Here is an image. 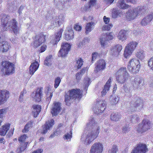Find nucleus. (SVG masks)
<instances>
[{
	"label": "nucleus",
	"mask_w": 153,
	"mask_h": 153,
	"mask_svg": "<svg viewBox=\"0 0 153 153\" xmlns=\"http://www.w3.org/2000/svg\"><path fill=\"white\" fill-rule=\"evenodd\" d=\"M100 128L94 119L91 117L81 136V140L85 144H90L98 137Z\"/></svg>",
	"instance_id": "f257e3e1"
},
{
	"label": "nucleus",
	"mask_w": 153,
	"mask_h": 153,
	"mask_svg": "<svg viewBox=\"0 0 153 153\" xmlns=\"http://www.w3.org/2000/svg\"><path fill=\"white\" fill-rule=\"evenodd\" d=\"M0 17L3 30L13 31L16 35L19 33L20 29L17 25V23L16 20L14 19H10V16L4 13H1Z\"/></svg>",
	"instance_id": "f03ea898"
},
{
	"label": "nucleus",
	"mask_w": 153,
	"mask_h": 153,
	"mask_svg": "<svg viewBox=\"0 0 153 153\" xmlns=\"http://www.w3.org/2000/svg\"><path fill=\"white\" fill-rule=\"evenodd\" d=\"M82 95V91L79 89H72L65 93V102L66 105L69 106L72 100L76 98H80Z\"/></svg>",
	"instance_id": "7ed1b4c3"
},
{
	"label": "nucleus",
	"mask_w": 153,
	"mask_h": 153,
	"mask_svg": "<svg viewBox=\"0 0 153 153\" xmlns=\"http://www.w3.org/2000/svg\"><path fill=\"white\" fill-rule=\"evenodd\" d=\"M129 74L126 67L120 68L115 74L116 79L118 83L123 84L128 79Z\"/></svg>",
	"instance_id": "20e7f679"
},
{
	"label": "nucleus",
	"mask_w": 153,
	"mask_h": 153,
	"mask_svg": "<svg viewBox=\"0 0 153 153\" xmlns=\"http://www.w3.org/2000/svg\"><path fill=\"white\" fill-rule=\"evenodd\" d=\"M140 66L139 60L136 58H133L129 62L127 65V68L130 73L135 74L139 71Z\"/></svg>",
	"instance_id": "39448f33"
},
{
	"label": "nucleus",
	"mask_w": 153,
	"mask_h": 153,
	"mask_svg": "<svg viewBox=\"0 0 153 153\" xmlns=\"http://www.w3.org/2000/svg\"><path fill=\"white\" fill-rule=\"evenodd\" d=\"M131 112L139 111L141 110L143 106V101L138 97L134 98L133 101L131 104Z\"/></svg>",
	"instance_id": "423d86ee"
},
{
	"label": "nucleus",
	"mask_w": 153,
	"mask_h": 153,
	"mask_svg": "<svg viewBox=\"0 0 153 153\" xmlns=\"http://www.w3.org/2000/svg\"><path fill=\"white\" fill-rule=\"evenodd\" d=\"M138 45L137 42L131 41L129 42L126 46L124 49V56L127 58L131 56L135 50Z\"/></svg>",
	"instance_id": "0eeeda50"
},
{
	"label": "nucleus",
	"mask_w": 153,
	"mask_h": 153,
	"mask_svg": "<svg viewBox=\"0 0 153 153\" xmlns=\"http://www.w3.org/2000/svg\"><path fill=\"white\" fill-rule=\"evenodd\" d=\"M3 68L2 71L6 75L13 74L15 72V68L14 65L8 61H3L2 62Z\"/></svg>",
	"instance_id": "6e6552de"
},
{
	"label": "nucleus",
	"mask_w": 153,
	"mask_h": 153,
	"mask_svg": "<svg viewBox=\"0 0 153 153\" xmlns=\"http://www.w3.org/2000/svg\"><path fill=\"white\" fill-rule=\"evenodd\" d=\"M151 125V123L148 120L144 119L141 124L138 125L137 128V131L138 132L142 133L149 129Z\"/></svg>",
	"instance_id": "1a4fd4ad"
},
{
	"label": "nucleus",
	"mask_w": 153,
	"mask_h": 153,
	"mask_svg": "<svg viewBox=\"0 0 153 153\" xmlns=\"http://www.w3.org/2000/svg\"><path fill=\"white\" fill-rule=\"evenodd\" d=\"M106 102L105 100H102L98 101L93 110L95 114H99L102 113L106 108Z\"/></svg>",
	"instance_id": "9d476101"
},
{
	"label": "nucleus",
	"mask_w": 153,
	"mask_h": 153,
	"mask_svg": "<svg viewBox=\"0 0 153 153\" xmlns=\"http://www.w3.org/2000/svg\"><path fill=\"white\" fill-rule=\"evenodd\" d=\"M71 47L70 44L67 43H63L58 53L59 56L64 57L66 56L70 50Z\"/></svg>",
	"instance_id": "9b49d317"
},
{
	"label": "nucleus",
	"mask_w": 153,
	"mask_h": 153,
	"mask_svg": "<svg viewBox=\"0 0 153 153\" xmlns=\"http://www.w3.org/2000/svg\"><path fill=\"white\" fill-rule=\"evenodd\" d=\"M0 32V53H4L8 51L11 48L10 44L7 41L4 40L2 36H1Z\"/></svg>",
	"instance_id": "f8f14e48"
},
{
	"label": "nucleus",
	"mask_w": 153,
	"mask_h": 153,
	"mask_svg": "<svg viewBox=\"0 0 153 153\" xmlns=\"http://www.w3.org/2000/svg\"><path fill=\"white\" fill-rule=\"evenodd\" d=\"M131 80H132V84L134 88H140L144 84V79L142 77H132Z\"/></svg>",
	"instance_id": "ddd939ff"
},
{
	"label": "nucleus",
	"mask_w": 153,
	"mask_h": 153,
	"mask_svg": "<svg viewBox=\"0 0 153 153\" xmlns=\"http://www.w3.org/2000/svg\"><path fill=\"white\" fill-rule=\"evenodd\" d=\"M123 48L122 45L120 44H117L112 46L110 50V54L114 57H117L119 55Z\"/></svg>",
	"instance_id": "4468645a"
},
{
	"label": "nucleus",
	"mask_w": 153,
	"mask_h": 153,
	"mask_svg": "<svg viewBox=\"0 0 153 153\" xmlns=\"http://www.w3.org/2000/svg\"><path fill=\"white\" fill-rule=\"evenodd\" d=\"M103 149V145L101 143L99 142L96 143L92 146L90 153H101Z\"/></svg>",
	"instance_id": "2eb2a0df"
},
{
	"label": "nucleus",
	"mask_w": 153,
	"mask_h": 153,
	"mask_svg": "<svg viewBox=\"0 0 153 153\" xmlns=\"http://www.w3.org/2000/svg\"><path fill=\"white\" fill-rule=\"evenodd\" d=\"M148 149L146 144L143 143L138 144L131 153H146Z\"/></svg>",
	"instance_id": "dca6fc26"
},
{
	"label": "nucleus",
	"mask_w": 153,
	"mask_h": 153,
	"mask_svg": "<svg viewBox=\"0 0 153 153\" xmlns=\"http://www.w3.org/2000/svg\"><path fill=\"white\" fill-rule=\"evenodd\" d=\"M106 63L103 59H100L95 64L94 69L95 73H97L104 70L106 67Z\"/></svg>",
	"instance_id": "f3484780"
},
{
	"label": "nucleus",
	"mask_w": 153,
	"mask_h": 153,
	"mask_svg": "<svg viewBox=\"0 0 153 153\" xmlns=\"http://www.w3.org/2000/svg\"><path fill=\"white\" fill-rule=\"evenodd\" d=\"M54 124V121L53 119H51L47 121L44 125L42 133L43 134L46 133L52 128Z\"/></svg>",
	"instance_id": "a211bd4d"
},
{
	"label": "nucleus",
	"mask_w": 153,
	"mask_h": 153,
	"mask_svg": "<svg viewBox=\"0 0 153 153\" xmlns=\"http://www.w3.org/2000/svg\"><path fill=\"white\" fill-rule=\"evenodd\" d=\"M9 92L7 91H0V105L5 103L9 97Z\"/></svg>",
	"instance_id": "6ab92c4d"
},
{
	"label": "nucleus",
	"mask_w": 153,
	"mask_h": 153,
	"mask_svg": "<svg viewBox=\"0 0 153 153\" xmlns=\"http://www.w3.org/2000/svg\"><path fill=\"white\" fill-rule=\"evenodd\" d=\"M61 109L60 103L59 102L54 103V105L52 107L51 113L53 116L57 115L60 112Z\"/></svg>",
	"instance_id": "aec40b11"
},
{
	"label": "nucleus",
	"mask_w": 153,
	"mask_h": 153,
	"mask_svg": "<svg viewBox=\"0 0 153 153\" xmlns=\"http://www.w3.org/2000/svg\"><path fill=\"white\" fill-rule=\"evenodd\" d=\"M42 96V91L41 88L37 89L35 93H33L32 94L33 100L36 102L40 101Z\"/></svg>",
	"instance_id": "412c9836"
},
{
	"label": "nucleus",
	"mask_w": 153,
	"mask_h": 153,
	"mask_svg": "<svg viewBox=\"0 0 153 153\" xmlns=\"http://www.w3.org/2000/svg\"><path fill=\"white\" fill-rule=\"evenodd\" d=\"M134 10L137 16L144 15L146 10V7L144 6H138L137 7L134 8Z\"/></svg>",
	"instance_id": "4be33fe9"
},
{
	"label": "nucleus",
	"mask_w": 153,
	"mask_h": 153,
	"mask_svg": "<svg viewBox=\"0 0 153 153\" xmlns=\"http://www.w3.org/2000/svg\"><path fill=\"white\" fill-rule=\"evenodd\" d=\"M126 18L128 21H130L134 19L137 16L133 9L129 10L126 13Z\"/></svg>",
	"instance_id": "5701e85b"
},
{
	"label": "nucleus",
	"mask_w": 153,
	"mask_h": 153,
	"mask_svg": "<svg viewBox=\"0 0 153 153\" xmlns=\"http://www.w3.org/2000/svg\"><path fill=\"white\" fill-rule=\"evenodd\" d=\"M63 30L62 29L60 30L55 35V37L54 39L51 41V42L53 45L56 44L60 40V38L61 37L62 33Z\"/></svg>",
	"instance_id": "b1692460"
},
{
	"label": "nucleus",
	"mask_w": 153,
	"mask_h": 153,
	"mask_svg": "<svg viewBox=\"0 0 153 153\" xmlns=\"http://www.w3.org/2000/svg\"><path fill=\"white\" fill-rule=\"evenodd\" d=\"M153 19V13L149 14L142 20L141 24L143 26H146Z\"/></svg>",
	"instance_id": "393cba45"
},
{
	"label": "nucleus",
	"mask_w": 153,
	"mask_h": 153,
	"mask_svg": "<svg viewBox=\"0 0 153 153\" xmlns=\"http://www.w3.org/2000/svg\"><path fill=\"white\" fill-rule=\"evenodd\" d=\"M113 79L111 77H110L107 82L105 85L104 86V89L101 92V95L102 96H105L106 93L109 89L111 86V82L112 81Z\"/></svg>",
	"instance_id": "a878e982"
},
{
	"label": "nucleus",
	"mask_w": 153,
	"mask_h": 153,
	"mask_svg": "<svg viewBox=\"0 0 153 153\" xmlns=\"http://www.w3.org/2000/svg\"><path fill=\"white\" fill-rule=\"evenodd\" d=\"M39 66L38 63L36 61L32 63L29 67V73L32 76L38 69Z\"/></svg>",
	"instance_id": "bb28decb"
},
{
	"label": "nucleus",
	"mask_w": 153,
	"mask_h": 153,
	"mask_svg": "<svg viewBox=\"0 0 153 153\" xmlns=\"http://www.w3.org/2000/svg\"><path fill=\"white\" fill-rule=\"evenodd\" d=\"M127 31L124 30H121L119 32L117 37L119 40L123 41L127 39Z\"/></svg>",
	"instance_id": "cd10ccee"
},
{
	"label": "nucleus",
	"mask_w": 153,
	"mask_h": 153,
	"mask_svg": "<svg viewBox=\"0 0 153 153\" xmlns=\"http://www.w3.org/2000/svg\"><path fill=\"white\" fill-rule=\"evenodd\" d=\"M32 113L34 117H36L40 112L41 110V106L38 105H33Z\"/></svg>",
	"instance_id": "c85d7f7f"
},
{
	"label": "nucleus",
	"mask_w": 153,
	"mask_h": 153,
	"mask_svg": "<svg viewBox=\"0 0 153 153\" xmlns=\"http://www.w3.org/2000/svg\"><path fill=\"white\" fill-rule=\"evenodd\" d=\"M65 2L61 0H54V4L55 7L59 10H62L64 8Z\"/></svg>",
	"instance_id": "c756f323"
},
{
	"label": "nucleus",
	"mask_w": 153,
	"mask_h": 153,
	"mask_svg": "<svg viewBox=\"0 0 153 153\" xmlns=\"http://www.w3.org/2000/svg\"><path fill=\"white\" fill-rule=\"evenodd\" d=\"M53 91L51 88L49 87H47L45 90V93L46 94V101L49 102L53 96Z\"/></svg>",
	"instance_id": "7c9ffc66"
},
{
	"label": "nucleus",
	"mask_w": 153,
	"mask_h": 153,
	"mask_svg": "<svg viewBox=\"0 0 153 153\" xmlns=\"http://www.w3.org/2000/svg\"><path fill=\"white\" fill-rule=\"evenodd\" d=\"M95 25V23L93 22L87 23L85 27V33L86 34H88L94 29Z\"/></svg>",
	"instance_id": "2f4dec72"
},
{
	"label": "nucleus",
	"mask_w": 153,
	"mask_h": 153,
	"mask_svg": "<svg viewBox=\"0 0 153 153\" xmlns=\"http://www.w3.org/2000/svg\"><path fill=\"white\" fill-rule=\"evenodd\" d=\"M140 118L139 117H137L136 114L131 115L129 118H127L126 121L128 123L131 122L133 123H135L139 121Z\"/></svg>",
	"instance_id": "473e14b6"
},
{
	"label": "nucleus",
	"mask_w": 153,
	"mask_h": 153,
	"mask_svg": "<svg viewBox=\"0 0 153 153\" xmlns=\"http://www.w3.org/2000/svg\"><path fill=\"white\" fill-rule=\"evenodd\" d=\"M110 42L106 39L105 37H103L102 36L100 39V43L102 47L105 48L109 46Z\"/></svg>",
	"instance_id": "72a5a7b5"
},
{
	"label": "nucleus",
	"mask_w": 153,
	"mask_h": 153,
	"mask_svg": "<svg viewBox=\"0 0 153 153\" xmlns=\"http://www.w3.org/2000/svg\"><path fill=\"white\" fill-rule=\"evenodd\" d=\"M65 39L67 40L72 39L74 38V33L72 30L70 29L65 33Z\"/></svg>",
	"instance_id": "f704fd0d"
},
{
	"label": "nucleus",
	"mask_w": 153,
	"mask_h": 153,
	"mask_svg": "<svg viewBox=\"0 0 153 153\" xmlns=\"http://www.w3.org/2000/svg\"><path fill=\"white\" fill-rule=\"evenodd\" d=\"M10 127L9 124H6L0 129V135L2 136L5 135L7 132L8 130Z\"/></svg>",
	"instance_id": "c9c22d12"
},
{
	"label": "nucleus",
	"mask_w": 153,
	"mask_h": 153,
	"mask_svg": "<svg viewBox=\"0 0 153 153\" xmlns=\"http://www.w3.org/2000/svg\"><path fill=\"white\" fill-rule=\"evenodd\" d=\"M123 89L125 92L126 96L130 97L131 96V90L130 88H128L127 85H124L123 87Z\"/></svg>",
	"instance_id": "e433bc0d"
},
{
	"label": "nucleus",
	"mask_w": 153,
	"mask_h": 153,
	"mask_svg": "<svg viewBox=\"0 0 153 153\" xmlns=\"http://www.w3.org/2000/svg\"><path fill=\"white\" fill-rule=\"evenodd\" d=\"M122 14V12L120 10L114 8L112 13V17L116 18L118 16H120Z\"/></svg>",
	"instance_id": "4c0bfd02"
},
{
	"label": "nucleus",
	"mask_w": 153,
	"mask_h": 153,
	"mask_svg": "<svg viewBox=\"0 0 153 153\" xmlns=\"http://www.w3.org/2000/svg\"><path fill=\"white\" fill-rule=\"evenodd\" d=\"M146 55V52L143 50H140L136 54V56L140 60H142L144 59Z\"/></svg>",
	"instance_id": "58836bf2"
},
{
	"label": "nucleus",
	"mask_w": 153,
	"mask_h": 153,
	"mask_svg": "<svg viewBox=\"0 0 153 153\" xmlns=\"http://www.w3.org/2000/svg\"><path fill=\"white\" fill-rule=\"evenodd\" d=\"M120 118L121 116L118 113H113L110 115V119L113 121H117Z\"/></svg>",
	"instance_id": "ea45409f"
},
{
	"label": "nucleus",
	"mask_w": 153,
	"mask_h": 153,
	"mask_svg": "<svg viewBox=\"0 0 153 153\" xmlns=\"http://www.w3.org/2000/svg\"><path fill=\"white\" fill-rule=\"evenodd\" d=\"M118 7L121 9H126L130 7V6L125 3L124 0H120L118 2Z\"/></svg>",
	"instance_id": "a19ab883"
},
{
	"label": "nucleus",
	"mask_w": 153,
	"mask_h": 153,
	"mask_svg": "<svg viewBox=\"0 0 153 153\" xmlns=\"http://www.w3.org/2000/svg\"><path fill=\"white\" fill-rule=\"evenodd\" d=\"M45 35L44 34L42 33H40L35 37L38 41L41 42L42 44L45 42Z\"/></svg>",
	"instance_id": "79ce46f5"
},
{
	"label": "nucleus",
	"mask_w": 153,
	"mask_h": 153,
	"mask_svg": "<svg viewBox=\"0 0 153 153\" xmlns=\"http://www.w3.org/2000/svg\"><path fill=\"white\" fill-rule=\"evenodd\" d=\"M33 123V122L31 121L28 122L25 126L24 128L22 130V132L23 133L27 132L29 130V128L32 127Z\"/></svg>",
	"instance_id": "37998d69"
},
{
	"label": "nucleus",
	"mask_w": 153,
	"mask_h": 153,
	"mask_svg": "<svg viewBox=\"0 0 153 153\" xmlns=\"http://www.w3.org/2000/svg\"><path fill=\"white\" fill-rule=\"evenodd\" d=\"M52 55H50L48 56L44 61L45 64L48 66L51 65L52 63Z\"/></svg>",
	"instance_id": "c03bdc74"
},
{
	"label": "nucleus",
	"mask_w": 153,
	"mask_h": 153,
	"mask_svg": "<svg viewBox=\"0 0 153 153\" xmlns=\"http://www.w3.org/2000/svg\"><path fill=\"white\" fill-rule=\"evenodd\" d=\"M57 21V23H55L56 25H60L64 21L65 18L63 14H60L58 17V18L56 19Z\"/></svg>",
	"instance_id": "a18cd8bd"
},
{
	"label": "nucleus",
	"mask_w": 153,
	"mask_h": 153,
	"mask_svg": "<svg viewBox=\"0 0 153 153\" xmlns=\"http://www.w3.org/2000/svg\"><path fill=\"white\" fill-rule=\"evenodd\" d=\"M110 103L112 105L116 104L119 100V98L117 96L111 95L110 97Z\"/></svg>",
	"instance_id": "49530a36"
},
{
	"label": "nucleus",
	"mask_w": 153,
	"mask_h": 153,
	"mask_svg": "<svg viewBox=\"0 0 153 153\" xmlns=\"http://www.w3.org/2000/svg\"><path fill=\"white\" fill-rule=\"evenodd\" d=\"M28 143H23L21 144V146L20 148L17 149L16 151L18 153H21L22 152L24 151L26 148V146Z\"/></svg>",
	"instance_id": "de8ad7c7"
},
{
	"label": "nucleus",
	"mask_w": 153,
	"mask_h": 153,
	"mask_svg": "<svg viewBox=\"0 0 153 153\" xmlns=\"http://www.w3.org/2000/svg\"><path fill=\"white\" fill-rule=\"evenodd\" d=\"M91 83L90 78L86 77H85L84 80V85H85V89L87 90V88Z\"/></svg>",
	"instance_id": "09e8293b"
},
{
	"label": "nucleus",
	"mask_w": 153,
	"mask_h": 153,
	"mask_svg": "<svg viewBox=\"0 0 153 153\" xmlns=\"http://www.w3.org/2000/svg\"><path fill=\"white\" fill-rule=\"evenodd\" d=\"M72 131L70 130V131L65 133L64 136L63 138L65 140H66L68 141H70L72 136Z\"/></svg>",
	"instance_id": "8fccbe9b"
},
{
	"label": "nucleus",
	"mask_w": 153,
	"mask_h": 153,
	"mask_svg": "<svg viewBox=\"0 0 153 153\" xmlns=\"http://www.w3.org/2000/svg\"><path fill=\"white\" fill-rule=\"evenodd\" d=\"M8 110L7 108L0 109V118H3L6 114Z\"/></svg>",
	"instance_id": "3c124183"
},
{
	"label": "nucleus",
	"mask_w": 153,
	"mask_h": 153,
	"mask_svg": "<svg viewBox=\"0 0 153 153\" xmlns=\"http://www.w3.org/2000/svg\"><path fill=\"white\" fill-rule=\"evenodd\" d=\"M102 36L103 37H105L106 39L108 40L109 41L110 40H111L113 38V36L111 33H107L102 35Z\"/></svg>",
	"instance_id": "603ef678"
},
{
	"label": "nucleus",
	"mask_w": 153,
	"mask_h": 153,
	"mask_svg": "<svg viewBox=\"0 0 153 153\" xmlns=\"http://www.w3.org/2000/svg\"><path fill=\"white\" fill-rule=\"evenodd\" d=\"M27 91L26 90L24 89L21 92L20 94L19 98V100L21 102H22L23 101V96L26 94Z\"/></svg>",
	"instance_id": "864d4df0"
},
{
	"label": "nucleus",
	"mask_w": 153,
	"mask_h": 153,
	"mask_svg": "<svg viewBox=\"0 0 153 153\" xmlns=\"http://www.w3.org/2000/svg\"><path fill=\"white\" fill-rule=\"evenodd\" d=\"M61 81L60 78L58 77L56 78L54 81V87L55 88H57L59 86V84Z\"/></svg>",
	"instance_id": "5fc2aeb1"
},
{
	"label": "nucleus",
	"mask_w": 153,
	"mask_h": 153,
	"mask_svg": "<svg viewBox=\"0 0 153 153\" xmlns=\"http://www.w3.org/2000/svg\"><path fill=\"white\" fill-rule=\"evenodd\" d=\"M112 24L110 23L108 25H104L102 27V29L104 30H109L113 27Z\"/></svg>",
	"instance_id": "6e6d98bb"
},
{
	"label": "nucleus",
	"mask_w": 153,
	"mask_h": 153,
	"mask_svg": "<svg viewBox=\"0 0 153 153\" xmlns=\"http://www.w3.org/2000/svg\"><path fill=\"white\" fill-rule=\"evenodd\" d=\"M42 44L35 38L34 42L31 44V45L34 48H37L39 46Z\"/></svg>",
	"instance_id": "4d7b16f0"
},
{
	"label": "nucleus",
	"mask_w": 153,
	"mask_h": 153,
	"mask_svg": "<svg viewBox=\"0 0 153 153\" xmlns=\"http://www.w3.org/2000/svg\"><path fill=\"white\" fill-rule=\"evenodd\" d=\"M148 65L150 69L153 70V56L148 61Z\"/></svg>",
	"instance_id": "13d9d810"
},
{
	"label": "nucleus",
	"mask_w": 153,
	"mask_h": 153,
	"mask_svg": "<svg viewBox=\"0 0 153 153\" xmlns=\"http://www.w3.org/2000/svg\"><path fill=\"white\" fill-rule=\"evenodd\" d=\"M99 56V54L97 52H94L92 54V59L91 61L93 63V61H94Z\"/></svg>",
	"instance_id": "bf43d9fd"
},
{
	"label": "nucleus",
	"mask_w": 153,
	"mask_h": 153,
	"mask_svg": "<svg viewBox=\"0 0 153 153\" xmlns=\"http://www.w3.org/2000/svg\"><path fill=\"white\" fill-rule=\"evenodd\" d=\"M117 150V146H113L111 149L108 151V153H116Z\"/></svg>",
	"instance_id": "052dcab7"
},
{
	"label": "nucleus",
	"mask_w": 153,
	"mask_h": 153,
	"mask_svg": "<svg viewBox=\"0 0 153 153\" xmlns=\"http://www.w3.org/2000/svg\"><path fill=\"white\" fill-rule=\"evenodd\" d=\"M83 61L81 58L79 59L77 61L76 63L77 65V67L79 69L83 65Z\"/></svg>",
	"instance_id": "680f3d73"
},
{
	"label": "nucleus",
	"mask_w": 153,
	"mask_h": 153,
	"mask_svg": "<svg viewBox=\"0 0 153 153\" xmlns=\"http://www.w3.org/2000/svg\"><path fill=\"white\" fill-rule=\"evenodd\" d=\"M127 126H125L122 128V133H124L128 132L130 129Z\"/></svg>",
	"instance_id": "e2e57ef3"
},
{
	"label": "nucleus",
	"mask_w": 153,
	"mask_h": 153,
	"mask_svg": "<svg viewBox=\"0 0 153 153\" xmlns=\"http://www.w3.org/2000/svg\"><path fill=\"white\" fill-rule=\"evenodd\" d=\"M27 138V136L26 134H24L19 138V140L20 142L23 143Z\"/></svg>",
	"instance_id": "0e129e2a"
},
{
	"label": "nucleus",
	"mask_w": 153,
	"mask_h": 153,
	"mask_svg": "<svg viewBox=\"0 0 153 153\" xmlns=\"http://www.w3.org/2000/svg\"><path fill=\"white\" fill-rule=\"evenodd\" d=\"M93 6L89 3L88 4L86 5L85 8V10L86 11H90L92 9Z\"/></svg>",
	"instance_id": "69168bd1"
},
{
	"label": "nucleus",
	"mask_w": 153,
	"mask_h": 153,
	"mask_svg": "<svg viewBox=\"0 0 153 153\" xmlns=\"http://www.w3.org/2000/svg\"><path fill=\"white\" fill-rule=\"evenodd\" d=\"M90 39L88 38H85L84 39L82 42L80 44V45H83L88 43L89 42Z\"/></svg>",
	"instance_id": "338daca9"
},
{
	"label": "nucleus",
	"mask_w": 153,
	"mask_h": 153,
	"mask_svg": "<svg viewBox=\"0 0 153 153\" xmlns=\"http://www.w3.org/2000/svg\"><path fill=\"white\" fill-rule=\"evenodd\" d=\"M103 20L104 23L106 24L108 23L110 21V18L108 17H107L105 16L103 17Z\"/></svg>",
	"instance_id": "774afa93"
}]
</instances>
